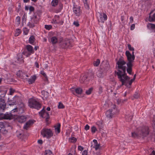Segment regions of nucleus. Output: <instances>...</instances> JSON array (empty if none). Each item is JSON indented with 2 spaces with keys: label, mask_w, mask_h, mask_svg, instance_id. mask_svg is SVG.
<instances>
[{
  "label": "nucleus",
  "mask_w": 155,
  "mask_h": 155,
  "mask_svg": "<svg viewBox=\"0 0 155 155\" xmlns=\"http://www.w3.org/2000/svg\"><path fill=\"white\" fill-rule=\"evenodd\" d=\"M118 65V71H115V75H117L120 81L121 82V85H125L129 87L132 84L136 77V74L134 75V78L130 81V78L126 74V66H124L126 63L121 60H119L117 63Z\"/></svg>",
  "instance_id": "obj_1"
},
{
  "label": "nucleus",
  "mask_w": 155,
  "mask_h": 155,
  "mask_svg": "<svg viewBox=\"0 0 155 155\" xmlns=\"http://www.w3.org/2000/svg\"><path fill=\"white\" fill-rule=\"evenodd\" d=\"M148 127L143 126L138 128L136 131V137L143 138L147 136L149 133Z\"/></svg>",
  "instance_id": "obj_2"
},
{
  "label": "nucleus",
  "mask_w": 155,
  "mask_h": 155,
  "mask_svg": "<svg viewBox=\"0 0 155 155\" xmlns=\"http://www.w3.org/2000/svg\"><path fill=\"white\" fill-rule=\"evenodd\" d=\"M134 52L133 51L132 55L129 51H126L125 53L128 61V62L127 64L128 68L127 70V72L130 74H131L132 71V63L135 59V56L134 54Z\"/></svg>",
  "instance_id": "obj_3"
},
{
  "label": "nucleus",
  "mask_w": 155,
  "mask_h": 155,
  "mask_svg": "<svg viewBox=\"0 0 155 155\" xmlns=\"http://www.w3.org/2000/svg\"><path fill=\"white\" fill-rule=\"evenodd\" d=\"M40 19V17L38 15H34L32 17L30 21L28 22L27 25L31 28H33L35 26V25L37 24Z\"/></svg>",
  "instance_id": "obj_4"
},
{
  "label": "nucleus",
  "mask_w": 155,
  "mask_h": 155,
  "mask_svg": "<svg viewBox=\"0 0 155 155\" xmlns=\"http://www.w3.org/2000/svg\"><path fill=\"white\" fill-rule=\"evenodd\" d=\"M29 106L31 108H34L38 110L41 107L40 103L34 99H30L28 101Z\"/></svg>",
  "instance_id": "obj_5"
},
{
  "label": "nucleus",
  "mask_w": 155,
  "mask_h": 155,
  "mask_svg": "<svg viewBox=\"0 0 155 155\" xmlns=\"http://www.w3.org/2000/svg\"><path fill=\"white\" fill-rule=\"evenodd\" d=\"M41 134L43 137H45L47 138L51 137L53 135L52 131L50 129H43L41 131Z\"/></svg>",
  "instance_id": "obj_6"
},
{
  "label": "nucleus",
  "mask_w": 155,
  "mask_h": 155,
  "mask_svg": "<svg viewBox=\"0 0 155 155\" xmlns=\"http://www.w3.org/2000/svg\"><path fill=\"white\" fill-rule=\"evenodd\" d=\"M60 45L63 48H67L72 46L73 45L69 40L67 39L62 41Z\"/></svg>",
  "instance_id": "obj_7"
},
{
  "label": "nucleus",
  "mask_w": 155,
  "mask_h": 155,
  "mask_svg": "<svg viewBox=\"0 0 155 155\" xmlns=\"http://www.w3.org/2000/svg\"><path fill=\"white\" fill-rule=\"evenodd\" d=\"M27 51L25 50L23 52V54L27 57H28L31 54L34 53L33 47L30 45H26V47Z\"/></svg>",
  "instance_id": "obj_8"
},
{
  "label": "nucleus",
  "mask_w": 155,
  "mask_h": 155,
  "mask_svg": "<svg viewBox=\"0 0 155 155\" xmlns=\"http://www.w3.org/2000/svg\"><path fill=\"white\" fill-rule=\"evenodd\" d=\"M39 113L42 117L45 118V120L47 122L49 118L48 113L46 112L44 108Z\"/></svg>",
  "instance_id": "obj_9"
},
{
  "label": "nucleus",
  "mask_w": 155,
  "mask_h": 155,
  "mask_svg": "<svg viewBox=\"0 0 155 155\" xmlns=\"http://www.w3.org/2000/svg\"><path fill=\"white\" fill-rule=\"evenodd\" d=\"M17 75L21 78L24 80L27 79L26 78L28 77L25 72L20 70L17 72Z\"/></svg>",
  "instance_id": "obj_10"
},
{
  "label": "nucleus",
  "mask_w": 155,
  "mask_h": 155,
  "mask_svg": "<svg viewBox=\"0 0 155 155\" xmlns=\"http://www.w3.org/2000/svg\"><path fill=\"white\" fill-rule=\"evenodd\" d=\"M14 115L11 114V113L7 112L5 114L2 115V117L6 120H11L14 118Z\"/></svg>",
  "instance_id": "obj_11"
},
{
  "label": "nucleus",
  "mask_w": 155,
  "mask_h": 155,
  "mask_svg": "<svg viewBox=\"0 0 155 155\" xmlns=\"http://www.w3.org/2000/svg\"><path fill=\"white\" fill-rule=\"evenodd\" d=\"M73 12L76 16H80L81 13L80 7L74 6L73 8Z\"/></svg>",
  "instance_id": "obj_12"
},
{
  "label": "nucleus",
  "mask_w": 155,
  "mask_h": 155,
  "mask_svg": "<svg viewBox=\"0 0 155 155\" xmlns=\"http://www.w3.org/2000/svg\"><path fill=\"white\" fill-rule=\"evenodd\" d=\"M7 91V88L4 87H2L0 88V97L1 98L4 97Z\"/></svg>",
  "instance_id": "obj_13"
},
{
  "label": "nucleus",
  "mask_w": 155,
  "mask_h": 155,
  "mask_svg": "<svg viewBox=\"0 0 155 155\" xmlns=\"http://www.w3.org/2000/svg\"><path fill=\"white\" fill-rule=\"evenodd\" d=\"M107 16L104 13H100L99 18L98 19V21L100 22L104 23V21L107 20Z\"/></svg>",
  "instance_id": "obj_14"
},
{
  "label": "nucleus",
  "mask_w": 155,
  "mask_h": 155,
  "mask_svg": "<svg viewBox=\"0 0 155 155\" xmlns=\"http://www.w3.org/2000/svg\"><path fill=\"white\" fill-rule=\"evenodd\" d=\"M6 104L4 99L0 101V111H3L6 109Z\"/></svg>",
  "instance_id": "obj_15"
},
{
  "label": "nucleus",
  "mask_w": 155,
  "mask_h": 155,
  "mask_svg": "<svg viewBox=\"0 0 155 155\" xmlns=\"http://www.w3.org/2000/svg\"><path fill=\"white\" fill-rule=\"evenodd\" d=\"M71 90L73 94L74 95H75L74 93V91L76 93L79 94H81L83 91V89L80 87H78L75 89L72 88L71 89Z\"/></svg>",
  "instance_id": "obj_16"
},
{
  "label": "nucleus",
  "mask_w": 155,
  "mask_h": 155,
  "mask_svg": "<svg viewBox=\"0 0 155 155\" xmlns=\"http://www.w3.org/2000/svg\"><path fill=\"white\" fill-rule=\"evenodd\" d=\"M153 12V10L151 11L149 14L148 20L150 22L155 21V13L152 15H151Z\"/></svg>",
  "instance_id": "obj_17"
},
{
  "label": "nucleus",
  "mask_w": 155,
  "mask_h": 155,
  "mask_svg": "<svg viewBox=\"0 0 155 155\" xmlns=\"http://www.w3.org/2000/svg\"><path fill=\"white\" fill-rule=\"evenodd\" d=\"M106 114L107 117L109 118H112L114 116L111 109L107 110L106 112Z\"/></svg>",
  "instance_id": "obj_18"
},
{
  "label": "nucleus",
  "mask_w": 155,
  "mask_h": 155,
  "mask_svg": "<svg viewBox=\"0 0 155 155\" xmlns=\"http://www.w3.org/2000/svg\"><path fill=\"white\" fill-rule=\"evenodd\" d=\"M42 97L44 100L47 99L48 96V93L46 91H41Z\"/></svg>",
  "instance_id": "obj_19"
},
{
  "label": "nucleus",
  "mask_w": 155,
  "mask_h": 155,
  "mask_svg": "<svg viewBox=\"0 0 155 155\" xmlns=\"http://www.w3.org/2000/svg\"><path fill=\"white\" fill-rule=\"evenodd\" d=\"M88 76L87 75H84L83 77H81L80 79V81L81 83H83L86 82L87 81Z\"/></svg>",
  "instance_id": "obj_20"
},
{
  "label": "nucleus",
  "mask_w": 155,
  "mask_h": 155,
  "mask_svg": "<svg viewBox=\"0 0 155 155\" xmlns=\"http://www.w3.org/2000/svg\"><path fill=\"white\" fill-rule=\"evenodd\" d=\"M26 118L24 116H20L18 119V121L20 123H23L26 121Z\"/></svg>",
  "instance_id": "obj_21"
},
{
  "label": "nucleus",
  "mask_w": 155,
  "mask_h": 155,
  "mask_svg": "<svg viewBox=\"0 0 155 155\" xmlns=\"http://www.w3.org/2000/svg\"><path fill=\"white\" fill-rule=\"evenodd\" d=\"M114 107L112 109H111L113 114L114 116V115L117 114L119 112V110L115 107V105H114Z\"/></svg>",
  "instance_id": "obj_22"
},
{
  "label": "nucleus",
  "mask_w": 155,
  "mask_h": 155,
  "mask_svg": "<svg viewBox=\"0 0 155 155\" xmlns=\"http://www.w3.org/2000/svg\"><path fill=\"white\" fill-rule=\"evenodd\" d=\"M60 127L61 125L59 123H58L57 126H55L54 127L55 128V132H57L58 133H59L60 132Z\"/></svg>",
  "instance_id": "obj_23"
},
{
  "label": "nucleus",
  "mask_w": 155,
  "mask_h": 155,
  "mask_svg": "<svg viewBox=\"0 0 155 155\" xmlns=\"http://www.w3.org/2000/svg\"><path fill=\"white\" fill-rule=\"evenodd\" d=\"M58 41V39L56 36L53 37L51 38V42L52 44H55Z\"/></svg>",
  "instance_id": "obj_24"
},
{
  "label": "nucleus",
  "mask_w": 155,
  "mask_h": 155,
  "mask_svg": "<svg viewBox=\"0 0 155 155\" xmlns=\"http://www.w3.org/2000/svg\"><path fill=\"white\" fill-rule=\"evenodd\" d=\"M36 77L35 76H33L31 78L28 79L27 81L28 83L30 84H32L34 83Z\"/></svg>",
  "instance_id": "obj_25"
},
{
  "label": "nucleus",
  "mask_w": 155,
  "mask_h": 155,
  "mask_svg": "<svg viewBox=\"0 0 155 155\" xmlns=\"http://www.w3.org/2000/svg\"><path fill=\"white\" fill-rule=\"evenodd\" d=\"M33 122L31 120H30L28 121L27 122L25 125L23 127L24 128L27 129L29 126Z\"/></svg>",
  "instance_id": "obj_26"
},
{
  "label": "nucleus",
  "mask_w": 155,
  "mask_h": 155,
  "mask_svg": "<svg viewBox=\"0 0 155 155\" xmlns=\"http://www.w3.org/2000/svg\"><path fill=\"white\" fill-rule=\"evenodd\" d=\"M17 60L20 62L22 63L23 62V58L21 54H18L17 55Z\"/></svg>",
  "instance_id": "obj_27"
},
{
  "label": "nucleus",
  "mask_w": 155,
  "mask_h": 155,
  "mask_svg": "<svg viewBox=\"0 0 155 155\" xmlns=\"http://www.w3.org/2000/svg\"><path fill=\"white\" fill-rule=\"evenodd\" d=\"M147 27L149 28H151V29L153 30L155 32V25L151 23H149L147 25Z\"/></svg>",
  "instance_id": "obj_28"
},
{
  "label": "nucleus",
  "mask_w": 155,
  "mask_h": 155,
  "mask_svg": "<svg viewBox=\"0 0 155 155\" xmlns=\"http://www.w3.org/2000/svg\"><path fill=\"white\" fill-rule=\"evenodd\" d=\"M100 61L99 59H97L96 61H94L93 62V64L94 66L97 67L98 66L99 64L100 63Z\"/></svg>",
  "instance_id": "obj_29"
},
{
  "label": "nucleus",
  "mask_w": 155,
  "mask_h": 155,
  "mask_svg": "<svg viewBox=\"0 0 155 155\" xmlns=\"http://www.w3.org/2000/svg\"><path fill=\"white\" fill-rule=\"evenodd\" d=\"M58 0H53L51 2V5L52 6L55 7L58 4Z\"/></svg>",
  "instance_id": "obj_30"
},
{
  "label": "nucleus",
  "mask_w": 155,
  "mask_h": 155,
  "mask_svg": "<svg viewBox=\"0 0 155 155\" xmlns=\"http://www.w3.org/2000/svg\"><path fill=\"white\" fill-rule=\"evenodd\" d=\"M132 117L131 115H127L125 116V119L127 121H130L132 120Z\"/></svg>",
  "instance_id": "obj_31"
},
{
  "label": "nucleus",
  "mask_w": 155,
  "mask_h": 155,
  "mask_svg": "<svg viewBox=\"0 0 155 155\" xmlns=\"http://www.w3.org/2000/svg\"><path fill=\"white\" fill-rule=\"evenodd\" d=\"M35 38L33 36H31L29 39V42L31 44L33 43L35 41Z\"/></svg>",
  "instance_id": "obj_32"
},
{
  "label": "nucleus",
  "mask_w": 155,
  "mask_h": 155,
  "mask_svg": "<svg viewBox=\"0 0 155 155\" xmlns=\"http://www.w3.org/2000/svg\"><path fill=\"white\" fill-rule=\"evenodd\" d=\"M84 3V6L86 8L88 9L89 8V5L88 3L87 2V0H83Z\"/></svg>",
  "instance_id": "obj_33"
},
{
  "label": "nucleus",
  "mask_w": 155,
  "mask_h": 155,
  "mask_svg": "<svg viewBox=\"0 0 155 155\" xmlns=\"http://www.w3.org/2000/svg\"><path fill=\"white\" fill-rule=\"evenodd\" d=\"M44 155H53V154L50 150H47L45 151Z\"/></svg>",
  "instance_id": "obj_34"
},
{
  "label": "nucleus",
  "mask_w": 155,
  "mask_h": 155,
  "mask_svg": "<svg viewBox=\"0 0 155 155\" xmlns=\"http://www.w3.org/2000/svg\"><path fill=\"white\" fill-rule=\"evenodd\" d=\"M21 32V30L18 29L16 30L15 33V36H18Z\"/></svg>",
  "instance_id": "obj_35"
},
{
  "label": "nucleus",
  "mask_w": 155,
  "mask_h": 155,
  "mask_svg": "<svg viewBox=\"0 0 155 155\" xmlns=\"http://www.w3.org/2000/svg\"><path fill=\"white\" fill-rule=\"evenodd\" d=\"M93 88L92 87L89 88L88 90L86 91V93H85L87 95L90 94L91 93L93 90Z\"/></svg>",
  "instance_id": "obj_36"
},
{
  "label": "nucleus",
  "mask_w": 155,
  "mask_h": 155,
  "mask_svg": "<svg viewBox=\"0 0 155 155\" xmlns=\"http://www.w3.org/2000/svg\"><path fill=\"white\" fill-rule=\"evenodd\" d=\"M69 141L72 143H75L77 140V139L74 137H72L69 138Z\"/></svg>",
  "instance_id": "obj_37"
},
{
  "label": "nucleus",
  "mask_w": 155,
  "mask_h": 155,
  "mask_svg": "<svg viewBox=\"0 0 155 155\" xmlns=\"http://www.w3.org/2000/svg\"><path fill=\"white\" fill-rule=\"evenodd\" d=\"M97 75L99 77L101 78L102 77V72L101 71H98L97 72Z\"/></svg>",
  "instance_id": "obj_38"
},
{
  "label": "nucleus",
  "mask_w": 155,
  "mask_h": 155,
  "mask_svg": "<svg viewBox=\"0 0 155 155\" xmlns=\"http://www.w3.org/2000/svg\"><path fill=\"white\" fill-rule=\"evenodd\" d=\"M64 106L61 102H59L58 105V108L59 109H63L64 108Z\"/></svg>",
  "instance_id": "obj_39"
},
{
  "label": "nucleus",
  "mask_w": 155,
  "mask_h": 155,
  "mask_svg": "<svg viewBox=\"0 0 155 155\" xmlns=\"http://www.w3.org/2000/svg\"><path fill=\"white\" fill-rule=\"evenodd\" d=\"M91 129L92 132L93 133H94L97 130L96 128L94 126L91 127Z\"/></svg>",
  "instance_id": "obj_40"
},
{
  "label": "nucleus",
  "mask_w": 155,
  "mask_h": 155,
  "mask_svg": "<svg viewBox=\"0 0 155 155\" xmlns=\"http://www.w3.org/2000/svg\"><path fill=\"white\" fill-rule=\"evenodd\" d=\"M41 74L44 76L45 78V81L48 80V78L47 77L45 73L43 71H41Z\"/></svg>",
  "instance_id": "obj_41"
},
{
  "label": "nucleus",
  "mask_w": 155,
  "mask_h": 155,
  "mask_svg": "<svg viewBox=\"0 0 155 155\" xmlns=\"http://www.w3.org/2000/svg\"><path fill=\"white\" fill-rule=\"evenodd\" d=\"M23 31L25 35H27L28 32V29L27 28H23Z\"/></svg>",
  "instance_id": "obj_42"
},
{
  "label": "nucleus",
  "mask_w": 155,
  "mask_h": 155,
  "mask_svg": "<svg viewBox=\"0 0 155 155\" xmlns=\"http://www.w3.org/2000/svg\"><path fill=\"white\" fill-rule=\"evenodd\" d=\"M94 148L95 149V150H97L100 148V144H97L94 145Z\"/></svg>",
  "instance_id": "obj_43"
},
{
  "label": "nucleus",
  "mask_w": 155,
  "mask_h": 155,
  "mask_svg": "<svg viewBox=\"0 0 155 155\" xmlns=\"http://www.w3.org/2000/svg\"><path fill=\"white\" fill-rule=\"evenodd\" d=\"M15 91L14 89L12 88H10L9 89V94L10 95H12L14 93Z\"/></svg>",
  "instance_id": "obj_44"
},
{
  "label": "nucleus",
  "mask_w": 155,
  "mask_h": 155,
  "mask_svg": "<svg viewBox=\"0 0 155 155\" xmlns=\"http://www.w3.org/2000/svg\"><path fill=\"white\" fill-rule=\"evenodd\" d=\"M45 28L47 30H49L52 28V26L51 25H45Z\"/></svg>",
  "instance_id": "obj_45"
},
{
  "label": "nucleus",
  "mask_w": 155,
  "mask_h": 155,
  "mask_svg": "<svg viewBox=\"0 0 155 155\" xmlns=\"http://www.w3.org/2000/svg\"><path fill=\"white\" fill-rule=\"evenodd\" d=\"M128 47L130 51H134V49L132 47L131 45L130 44L128 45Z\"/></svg>",
  "instance_id": "obj_46"
},
{
  "label": "nucleus",
  "mask_w": 155,
  "mask_h": 155,
  "mask_svg": "<svg viewBox=\"0 0 155 155\" xmlns=\"http://www.w3.org/2000/svg\"><path fill=\"white\" fill-rule=\"evenodd\" d=\"M73 24L76 27H78L79 25L78 21H74L73 22Z\"/></svg>",
  "instance_id": "obj_47"
},
{
  "label": "nucleus",
  "mask_w": 155,
  "mask_h": 155,
  "mask_svg": "<svg viewBox=\"0 0 155 155\" xmlns=\"http://www.w3.org/2000/svg\"><path fill=\"white\" fill-rule=\"evenodd\" d=\"M90 126L87 124L86 125L84 129L86 130H88Z\"/></svg>",
  "instance_id": "obj_48"
},
{
  "label": "nucleus",
  "mask_w": 155,
  "mask_h": 155,
  "mask_svg": "<svg viewBox=\"0 0 155 155\" xmlns=\"http://www.w3.org/2000/svg\"><path fill=\"white\" fill-rule=\"evenodd\" d=\"M87 151L86 150H84L82 153V155H87Z\"/></svg>",
  "instance_id": "obj_49"
},
{
  "label": "nucleus",
  "mask_w": 155,
  "mask_h": 155,
  "mask_svg": "<svg viewBox=\"0 0 155 155\" xmlns=\"http://www.w3.org/2000/svg\"><path fill=\"white\" fill-rule=\"evenodd\" d=\"M62 7H63L62 5H60V8L59 9V10H58V11H57V12H60L61 11V9H62Z\"/></svg>",
  "instance_id": "obj_50"
},
{
  "label": "nucleus",
  "mask_w": 155,
  "mask_h": 155,
  "mask_svg": "<svg viewBox=\"0 0 155 155\" xmlns=\"http://www.w3.org/2000/svg\"><path fill=\"white\" fill-rule=\"evenodd\" d=\"M17 112V108H15L14 109L12 110L11 111V113L14 112Z\"/></svg>",
  "instance_id": "obj_51"
},
{
  "label": "nucleus",
  "mask_w": 155,
  "mask_h": 155,
  "mask_svg": "<svg viewBox=\"0 0 155 155\" xmlns=\"http://www.w3.org/2000/svg\"><path fill=\"white\" fill-rule=\"evenodd\" d=\"M78 150L80 151H82L84 149V148L82 147L79 146L78 147Z\"/></svg>",
  "instance_id": "obj_52"
},
{
  "label": "nucleus",
  "mask_w": 155,
  "mask_h": 155,
  "mask_svg": "<svg viewBox=\"0 0 155 155\" xmlns=\"http://www.w3.org/2000/svg\"><path fill=\"white\" fill-rule=\"evenodd\" d=\"M52 23L54 24H57L58 23V22L57 21L56 19H53L51 21Z\"/></svg>",
  "instance_id": "obj_53"
},
{
  "label": "nucleus",
  "mask_w": 155,
  "mask_h": 155,
  "mask_svg": "<svg viewBox=\"0 0 155 155\" xmlns=\"http://www.w3.org/2000/svg\"><path fill=\"white\" fill-rule=\"evenodd\" d=\"M16 20L18 23H19L20 21V18L19 16H18L16 18Z\"/></svg>",
  "instance_id": "obj_54"
},
{
  "label": "nucleus",
  "mask_w": 155,
  "mask_h": 155,
  "mask_svg": "<svg viewBox=\"0 0 155 155\" xmlns=\"http://www.w3.org/2000/svg\"><path fill=\"white\" fill-rule=\"evenodd\" d=\"M135 27V24H132L131 26L130 29L131 30H133V29H134Z\"/></svg>",
  "instance_id": "obj_55"
},
{
  "label": "nucleus",
  "mask_w": 155,
  "mask_h": 155,
  "mask_svg": "<svg viewBox=\"0 0 155 155\" xmlns=\"http://www.w3.org/2000/svg\"><path fill=\"white\" fill-rule=\"evenodd\" d=\"M116 101L118 104H119L121 101V100L120 99H116Z\"/></svg>",
  "instance_id": "obj_56"
},
{
  "label": "nucleus",
  "mask_w": 155,
  "mask_h": 155,
  "mask_svg": "<svg viewBox=\"0 0 155 155\" xmlns=\"http://www.w3.org/2000/svg\"><path fill=\"white\" fill-rule=\"evenodd\" d=\"M131 134H132L131 136L133 137H134V138L135 137V135H136L135 133L134 132H132Z\"/></svg>",
  "instance_id": "obj_57"
},
{
  "label": "nucleus",
  "mask_w": 155,
  "mask_h": 155,
  "mask_svg": "<svg viewBox=\"0 0 155 155\" xmlns=\"http://www.w3.org/2000/svg\"><path fill=\"white\" fill-rule=\"evenodd\" d=\"M130 23H132L133 22V18L132 16H131L130 17Z\"/></svg>",
  "instance_id": "obj_58"
},
{
  "label": "nucleus",
  "mask_w": 155,
  "mask_h": 155,
  "mask_svg": "<svg viewBox=\"0 0 155 155\" xmlns=\"http://www.w3.org/2000/svg\"><path fill=\"white\" fill-rule=\"evenodd\" d=\"M102 88L101 87H100L99 88V93H101L102 91Z\"/></svg>",
  "instance_id": "obj_59"
},
{
  "label": "nucleus",
  "mask_w": 155,
  "mask_h": 155,
  "mask_svg": "<svg viewBox=\"0 0 155 155\" xmlns=\"http://www.w3.org/2000/svg\"><path fill=\"white\" fill-rule=\"evenodd\" d=\"M34 8L32 6H30L29 8V10L31 11H33L34 10Z\"/></svg>",
  "instance_id": "obj_60"
},
{
  "label": "nucleus",
  "mask_w": 155,
  "mask_h": 155,
  "mask_svg": "<svg viewBox=\"0 0 155 155\" xmlns=\"http://www.w3.org/2000/svg\"><path fill=\"white\" fill-rule=\"evenodd\" d=\"M38 143L40 144H42V141L41 140H38Z\"/></svg>",
  "instance_id": "obj_61"
},
{
  "label": "nucleus",
  "mask_w": 155,
  "mask_h": 155,
  "mask_svg": "<svg viewBox=\"0 0 155 155\" xmlns=\"http://www.w3.org/2000/svg\"><path fill=\"white\" fill-rule=\"evenodd\" d=\"M93 142L94 143L95 145L98 144L97 141L96 140H93Z\"/></svg>",
  "instance_id": "obj_62"
},
{
  "label": "nucleus",
  "mask_w": 155,
  "mask_h": 155,
  "mask_svg": "<svg viewBox=\"0 0 155 155\" xmlns=\"http://www.w3.org/2000/svg\"><path fill=\"white\" fill-rule=\"evenodd\" d=\"M140 97V94L138 93H136V99L139 98Z\"/></svg>",
  "instance_id": "obj_63"
},
{
  "label": "nucleus",
  "mask_w": 155,
  "mask_h": 155,
  "mask_svg": "<svg viewBox=\"0 0 155 155\" xmlns=\"http://www.w3.org/2000/svg\"><path fill=\"white\" fill-rule=\"evenodd\" d=\"M35 66L36 67H37V68H38L39 64H38L37 62H36L35 63Z\"/></svg>",
  "instance_id": "obj_64"
}]
</instances>
